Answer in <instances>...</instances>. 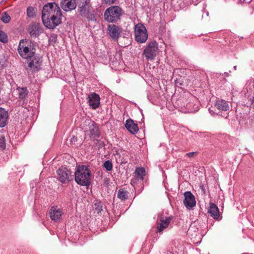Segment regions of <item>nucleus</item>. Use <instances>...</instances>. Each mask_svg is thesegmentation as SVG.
I'll use <instances>...</instances> for the list:
<instances>
[{
  "label": "nucleus",
  "mask_w": 254,
  "mask_h": 254,
  "mask_svg": "<svg viewBox=\"0 0 254 254\" xmlns=\"http://www.w3.org/2000/svg\"><path fill=\"white\" fill-rule=\"evenodd\" d=\"M75 181L78 185L88 188L90 185L91 173L85 165L79 166L74 173Z\"/></svg>",
  "instance_id": "f257e3e1"
},
{
  "label": "nucleus",
  "mask_w": 254,
  "mask_h": 254,
  "mask_svg": "<svg viewBox=\"0 0 254 254\" xmlns=\"http://www.w3.org/2000/svg\"><path fill=\"white\" fill-rule=\"evenodd\" d=\"M17 51L20 56L27 60L31 59L36 54V49L34 44L26 39L20 41Z\"/></svg>",
  "instance_id": "f03ea898"
},
{
  "label": "nucleus",
  "mask_w": 254,
  "mask_h": 254,
  "mask_svg": "<svg viewBox=\"0 0 254 254\" xmlns=\"http://www.w3.org/2000/svg\"><path fill=\"white\" fill-rule=\"evenodd\" d=\"M123 14L122 8L117 5H112L104 11V18L108 23H115L120 21Z\"/></svg>",
  "instance_id": "7ed1b4c3"
},
{
  "label": "nucleus",
  "mask_w": 254,
  "mask_h": 254,
  "mask_svg": "<svg viewBox=\"0 0 254 254\" xmlns=\"http://www.w3.org/2000/svg\"><path fill=\"white\" fill-rule=\"evenodd\" d=\"M86 134L91 139L95 140L100 136V131L96 124L93 121L87 120L84 122L83 128Z\"/></svg>",
  "instance_id": "20e7f679"
},
{
  "label": "nucleus",
  "mask_w": 254,
  "mask_h": 254,
  "mask_svg": "<svg viewBox=\"0 0 254 254\" xmlns=\"http://www.w3.org/2000/svg\"><path fill=\"white\" fill-rule=\"evenodd\" d=\"M135 40L138 43H144L148 38L145 27L142 23H137L134 26Z\"/></svg>",
  "instance_id": "39448f33"
},
{
  "label": "nucleus",
  "mask_w": 254,
  "mask_h": 254,
  "mask_svg": "<svg viewBox=\"0 0 254 254\" xmlns=\"http://www.w3.org/2000/svg\"><path fill=\"white\" fill-rule=\"evenodd\" d=\"M61 10L59 5L55 2L48 3L45 4L42 11L43 21L49 18V17L56 13L57 11Z\"/></svg>",
  "instance_id": "423d86ee"
},
{
  "label": "nucleus",
  "mask_w": 254,
  "mask_h": 254,
  "mask_svg": "<svg viewBox=\"0 0 254 254\" xmlns=\"http://www.w3.org/2000/svg\"><path fill=\"white\" fill-rule=\"evenodd\" d=\"M61 10L57 11L56 13L50 16L49 18L43 21L44 25L49 29H54L62 22Z\"/></svg>",
  "instance_id": "0eeeda50"
},
{
  "label": "nucleus",
  "mask_w": 254,
  "mask_h": 254,
  "mask_svg": "<svg viewBox=\"0 0 254 254\" xmlns=\"http://www.w3.org/2000/svg\"><path fill=\"white\" fill-rule=\"evenodd\" d=\"M158 50L156 42L149 43L143 51V55L147 60H153L156 56Z\"/></svg>",
  "instance_id": "6e6552de"
},
{
  "label": "nucleus",
  "mask_w": 254,
  "mask_h": 254,
  "mask_svg": "<svg viewBox=\"0 0 254 254\" xmlns=\"http://www.w3.org/2000/svg\"><path fill=\"white\" fill-rule=\"evenodd\" d=\"M42 60L39 55L35 54L31 59L27 60L28 68L32 71L39 70L41 68Z\"/></svg>",
  "instance_id": "1a4fd4ad"
},
{
  "label": "nucleus",
  "mask_w": 254,
  "mask_h": 254,
  "mask_svg": "<svg viewBox=\"0 0 254 254\" xmlns=\"http://www.w3.org/2000/svg\"><path fill=\"white\" fill-rule=\"evenodd\" d=\"M122 32V28L117 25L109 24L108 26L107 34L113 40H118Z\"/></svg>",
  "instance_id": "9d476101"
},
{
  "label": "nucleus",
  "mask_w": 254,
  "mask_h": 254,
  "mask_svg": "<svg viewBox=\"0 0 254 254\" xmlns=\"http://www.w3.org/2000/svg\"><path fill=\"white\" fill-rule=\"evenodd\" d=\"M90 0H81L78 4L80 14L83 16L88 17L91 10Z\"/></svg>",
  "instance_id": "9b49d317"
},
{
  "label": "nucleus",
  "mask_w": 254,
  "mask_h": 254,
  "mask_svg": "<svg viewBox=\"0 0 254 254\" xmlns=\"http://www.w3.org/2000/svg\"><path fill=\"white\" fill-rule=\"evenodd\" d=\"M59 181L62 183H68L70 180L71 172L65 168H59L57 171Z\"/></svg>",
  "instance_id": "f8f14e48"
},
{
  "label": "nucleus",
  "mask_w": 254,
  "mask_h": 254,
  "mask_svg": "<svg viewBox=\"0 0 254 254\" xmlns=\"http://www.w3.org/2000/svg\"><path fill=\"white\" fill-rule=\"evenodd\" d=\"M184 204L187 208L190 209L195 206L196 201L194 196L189 191H186L184 193Z\"/></svg>",
  "instance_id": "ddd939ff"
},
{
  "label": "nucleus",
  "mask_w": 254,
  "mask_h": 254,
  "mask_svg": "<svg viewBox=\"0 0 254 254\" xmlns=\"http://www.w3.org/2000/svg\"><path fill=\"white\" fill-rule=\"evenodd\" d=\"M27 30L30 35L33 37H38L43 31L40 24L37 22L31 23Z\"/></svg>",
  "instance_id": "4468645a"
},
{
  "label": "nucleus",
  "mask_w": 254,
  "mask_h": 254,
  "mask_svg": "<svg viewBox=\"0 0 254 254\" xmlns=\"http://www.w3.org/2000/svg\"><path fill=\"white\" fill-rule=\"evenodd\" d=\"M88 102L89 106L93 109L98 108L100 105V98L98 94L93 93L88 95Z\"/></svg>",
  "instance_id": "2eb2a0df"
},
{
  "label": "nucleus",
  "mask_w": 254,
  "mask_h": 254,
  "mask_svg": "<svg viewBox=\"0 0 254 254\" xmlns=\"http://www.w3.org/2000/svg\"><path fill=\"white\" fill-rule=\"evenodd\" d=\"M60 5L64 11H69L76 8V0H61Z\"/></svg>",
  "instance_id": "dca6fc26"
},
{
  "label": "nucleus",
  "mask_w": 254,
  "mask_h": 254,
  "mask_svg": "<svg viewBox=\"0 0 254 254\" xmlns=\"http://www.w3.org/2000/svg\"><path fill=\"white\" fill-rule=\"evenodd\" d=\"M49 214L50 217L53 221L58 222L61 219L63 213L61 209L59 208L57 206H53L51 208Z\"/></svg>",
  "instance_id": "f3484780"
},
{
  "label": "nucleus",
  "mask_w": 254,
  "mask_h": 254,
  "mask_svg": "<svg viewBox=\"0 0 254 254\" xmlns=\"http://www.w3.org/2000/svg\"><path fill=\"white\" fill-rule=\"evenodd\" d=\"M208 213L216 220H220V212L217 206L212 202L209 203L208 209Z\"/></svg>",
  "instance_id": "a211bd4d"
},
{
  "label": "nucleus",
  "mask_w": 254,
  "mask_h": 254,
  "mask_svg": "<svg viewBox=\"0 0 254 254\" xmlns=\"http://www.w3.org/2000/svg\"><path fill=\"white\" fill-rule=\"evenodd\" d=\"M171 220V219L170 217H161L157 222V232H161L167 228Z\"/></svg>",
  "instance_id": "6ab92c4d"
},
{
  "label": "nucleus",
  "mask_w": 254,
  "mask_h": 254,
  "mask_svg": "<svg viewBox=\"0 0 254 254\" xmlns=\"http://www.w3.org/2000/svg\"><path fill=\"white\" fill-rule=\"evenodd\" d=\"M125 127L128 131L133 134H136L139 130L137 124H135L131 119H128L126 121Z\"/></svg>",
  "instance_id": "aec40b11"
},
{
  "label": "nucleus",
  "mask_w": 254,
  "mask_h": 254,
  "mask_svg": "<svg viewBox=\"0 0 254 254\" xmlns=\"http://www.w3.org/2000/svg\"><path fill=\"white\" fill-rule=\"evenodd\" d=\"M8 118V112L4 109L0 108V127H5Z\"/></svg>",
  "instance_id": "412c9836"
},
{
  "label": "nucleus",
  "mask_w": 254,
  "mask_h": 254,
  "mask_svg": "<svg viewBox=\"0 0 254 254\" xmlns=\"http://www.w3.org/2000/svg\"><path fill=\"white\" fill-rule=\"evenodd\" d=\"M215 106L219 110L227 111L229 110L228 102L224 100H217L215 103Z\"/></svg>",
  "instance_id": "4be33fe9"
},
{
  "label": "nucleus",
  "mask_w": 254,
  "mask_h": 254,
  "mask_svg": "<svg viewBox=\"0 0 254 254\" xmlns=\"http://www.w3.org/2000/svg\"><path fill=\"white\" fill-rule=\"evenodd\" d=\"M128 192L124 189H120L118 192V197L122 201H125L128 198Z\"/></svg>",
  "instance_id": "5701e85b"
},
{
  "label": "nucleus",
  "mask_w": 254,
  "mask_h": 254,
  "mask_svg": "<svg viewBox=\"0 0 254 254\" xmlns=\"http://www.w3.org/2000/svg\"><path fill=\"white\" fill-rule=\"evenodd\" d=\"M19 98L22 100H24L27 97L28 91L26 88H18Z\"/></svg>",
  "instance_id": "b1692460"
},
{
  "label": "nucleus",
  "mask_w": 254,
  "mask_h": 254,
  "mask_svg": "<svg viewBox=\"0 0 254 254\" xmlns=\"http://www.w3.org/2000/svg\"><path fill=\"white\" fill-rule=\"evenodd\" d=\"M145 169L144 168H142V167L137 168L135 169V173L137 176L138 180L139 179H141V180L143 179V176H145Z\"/></svg>",
  "instance_id": "393cba45"
},
{
  "label": "nucleus",
  "mask_w": 254,
  "mask_h": 254,
  "mask_svg": "<svg viewBox=\"0 0 254 254\" xmlns=\"http://www.w3.org/2000/svg\"><path fill=\"white\" fill-rule=\"evenodd\" d=\"M10 16L6 12H3L1 14L0 19L4 23H8L10 20Z\"/></svg>",
  "instance_id": "a878e982"
},
{
  "label": "nucleus",
  "mask_w": 254,
  "mask_h": 254,
  "mask_svg": "<svg viewBox=\"0 0 254 254\" xmlns=\"http://www.w3.org/2000/svg\"><path fill=\"white\" fill-rule=\"evenodd\" d=\"M103 167L108 171H110L113 169V164L111 161L107 160L103 164Z\"/></svg>",
  "instance_id": "bb28decb"
},
{
  "label": "nucleus",
  "mask_w": 254,
  "mask_h": 254,
  "mask_svg": "<svg viewBox=\"0 0 254 254\" xmlns=\"http://www.w3.org/2000/svg\"><path fill=\"white\" fill-rule=\"evenodd\" d=\"M8 39L7 35L2 31H0V41L3 43L7 42Z\"/></svg>",
  "instance_id": "cd10ccee"
},
{
  "label": "nucleus",
  "mask_w": 254,
  "mask_h": 254,
  "mask_svg": "<svg viewBox=\"0 0 254 254\" xmlns=\"http://www.w3.org/2000/svg\"><path fill=\"white\" fill-rule=\"evenodd\" d=\"M5 139L3 135H0V148L4 149L5 148Z\"/></svg>",
  "instance_id": "c85d7f7f"
},
{
  "label": "nucleus",
  "mask_w": 254,
  "mask_h": 254,
  "mask_svg": "<svg viewBox=\"0 0 254 254\" xmlns=\"http://www.w3.org/2000/svg\"><path fill=\"white\" fill-rule=\"evenodd\" d=\"M34 9L32 7H29L27 9V15L29 17H32L34 16Z\"/></svg>",
  "instance_id": "c756f323"
},
{
  "label": "nucleus",
  "mask_w": 254,
  "mask_h": 254,
  "mask_svg": "<svg viewBox=\"0 0 254 254\" xmlns=\"http://www.w3.org/2000/svg\"><path fill=\"white\" fill-rule=\"evenodd\" d=\"M197 154V152H191L186 154L185 156L189 158H193Z\"/></svg>",
  "instance_id": "7c9ffc66"
},
{
  "label": "nucleus",
  "mask_w": 254,
  "mask_h": 254,
  "mask_svg": "<svg viewBox=\"0 0 254 254\" xmlns=\"http://www.w3.org/2000/svg\"><path fill=\"white\" fill-rule=\"evenodd\" d=\"M105 3L109 4H114L116 2V1L117 0H104Z\"/></svg>",
  "instance_id": "2f4dec72"
},
{
  "label": "nucleus",
  "mask_w": 254,
  "mask_h": 254,
  "mask_svg": "<svg viewBox=\"0 0 254 254\" xmlns=\"http://www.w3.org/2000/svg\"><path fill=\"white\" fill-rule=\"evenodd\" d=\"M5 64V60L2 59L0 60V70L2 69Z\"/></svg>",
  "instance_id": "473e14b6"
},
{
  "label": "nucleus",
  "mask_w": 254,
  "mask_h": 254,
  "mask_svg": "<svg viewBox=\"0 0 254 254\" xmlns=\"http://www.w3.org/2000/svg\"><path fill=\"white\" fill-rule=\"evenodd\" d=\"M57 40V36L55 35H52L51 36L50 40L51 41L54 42V43L56 42Z\"/></svg>",
  "instance_id": "72a5a7b5"
},
{
  "label": "nucleus",
  "mask_w": 254,
  "mask_h": 254,
  "mask_svg": "<svg viewBox=\"0 0 254 254\" xmlns=\"http://www.w3.org/2000/svg\"><path fill=\"white\" fill-rule=\"evenodd\" d=\"M251 106L254 109V97H253L250 99Z\"/></svg>",
  "instance_id": "f704fd0d"
},
{
  "label": "nucleus",
  "mask_w": 254,
  "mask_h": 254,
  "mask_svg": "<svg viewBox=\"0 0 254 254\" xmlns=\"http://www.w3.org/2000/svg\"><path fill=\"white\" fill-rule=\"evenodd\" d=\"M234 68L235 70H236V69H237V66H236V65H235V66H234Z\"/></svg>",
  "instance_id": "c9c22d12"
},
{
  "label": "nucleus",
  "mask_w": 254,
  "mask_h": 254,
  "mask_svg": "<svg viewBox=\"0 0 254 254\" xmlns=\"http://www.w3.org/2000/svg\"><path fill=\"white\" fill-rule=\"evenodd\" d=\"M226 75H227V76H228V73H225Z\"/></svg>",
  "instance_id": "e433bc0d"
},
{
  "label": "nucleus",
  "mask_w": 254,
  "mask_h": 254,
  "mask_svg": "<svg viewBox=\"0 0 254 254\" xmlns=\"http://www.w3.org/2000/svg\"><path fill=\"white\" fill-rule=\"evenodd\" d=\"M211 110H209V112L211 113Z\"/></svg>",
  "instance_id": "4c0bfd02"
}]
</instances>
